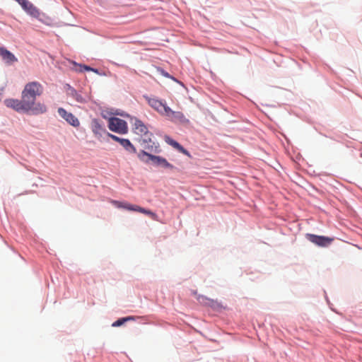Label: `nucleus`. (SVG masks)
<instances>
[{"instance_id":"obj_12","label":"nucleus","mask_w":362,"mask_h":362,"mask_svg":"<svg viewBox=\"0 0 362 362\" xmlns=\"http://www.w3.org/2000/svg\"><path fill=\"white\" fill-rule=\"evenodd\" d=\"M0 57L8 64H12L18 61L14 54L4 47H0Z\"/></svg>"},{"instance_id":"obj_1","label":"nucleus","mask_w":362,"mask_h":362,"mask_svg":"<svg viewBox=\"0 0 362 362\" xmlns=\"http://www.w3.org/2000/svg\"><path fill=\"white\" fill-rule=\"evenodd\" d=\"M43 93L42 86L37 82L28 83L21 93V98L29 112L33 115L43 114L47 112V107L41 103H36V98Z\"/></svg>"},{"instance_id":"obj_5","label":"nucleus","mask_w":362,"mask_h":362,"mask_svg":"<svg viewBox=\"0 0 362 362\" xmlns=\"http://www.w3.org/2000/svg\"><path fill=\"white\" fill-rule=\"evenodd\" d=\"M163 117H165L168 120L174 123L185 124L189 122V120L186 119L182 112L173 111L169 107Z\"/></svg>"},{"instance_id":"obj_14","label":"nucleus","mask_w":362,"mask_h":362,"mask_svg":"<svg viewBox=\"0 0 362 362\" xmlns=\"http://www.w3.org/2000/svg\"><path fill=\"white\" fill-rule=\"evenodd\" d=\"M112 203L117 208L125 209L129 211H136L137 205L129 204L127 202H122L119 201H112Z\"/></svg>"},{"instance_id":"obj_15","label":"nucleus","mask_w":362,"mask_h":362,"mask_svg":"<svg viewBox=\"0 0 362 362\" xmlns=\"http://www.w3.org/2000/svg\"><path fill=\"white\" fill-rule=\"evenodd\" d=\"M120 145L128 152L136 153V149L129 139H124Z\"/></svg>"},{"instance_id":"obj_7","label":"nucleus","mask_w":362,"mask_h":362,"mask_svg":"<svg viewBox=\"0 0 362 362\" xmlns=\"http://www.w3.org/2000/svg\"><path fill=\"white\" fill-rule=\"evenodd\" d=\"M308 238L310 242L321 247H327L333 241V238L313 234H308Z\"/></svg>"},{"instance_id":"obj_2","label":"nucleus","mask_w":362,"mask_h":362,"mask_svg":"<svg viewBox=\"0 0 362 362\" xmlns=\"http://www.w3.org/2000/svg\"><path fill=\"white\" fill-rule=\"evenodd\" d=\"M138 158L146 163H148L149 160H151L154 165L157 166L160 165L163 168L170 169L174 168L173 165L168 163L165 158L157 156H153L146 151H141L138 153Z\"/></svg>"},{"instance_id":"obj_8","label":"nucleus","mask_w":362,"mask_h":362,"mask_svg":"<svg viewBox=\"0 0 362 362\" xmlns=\"http://www.w3.org/2000/svg\"><path fill=\"white\" fill-rule=\"evenodd\" d=\"M131 122L133 125V132L139 136H143V135H146L147 133L150 132L148 127L141 120L136 118H132Z\"/></svg>"},{"instance_id":"obj_18","label":"nucleus","mask_w":362,"mask_h":362,"mask_svg":"<svg viewBox=\"0 0 362 362\" xmlns=\"http://www.w3.org/2000/svg\"><path fill=\"white\" fill-rule=\"evenodd\" d=\"M76 68L74 69L76 71L78 72H83V71H95L93 69L90 68V66H86V65H81L78 64L74 62H71Z\"/></svg>"},{"instance_id":"obj_6","label":"nucleus","mask_w":362,"mask_h":362,"mask_svg":"<svg viewBox=\"0 0 362 362\" xmlns=\"http://www.w3.org/2000/svg\"><path fill=\"white\" fill-rule=\"evenodd\" d=\"M4 104L7 107L12 108L16 112H30L23 100L9 98L4 100Z\"/></svg>"},{"instance_id":"obj_10","label":"nucleus","mask_w":362,"mask_h":362,"mask_svg":"<svg viewBox=\"0 0 362 362\" xmlns=\"http://www.w3.org/2000/svg\"><path fill=\"white\" fill-rule=\"evenodd\" d=\"M148 103L152 108L156 110L162 116H164L168 108V106L165 103L156 98L149 99Z\"/></svg>"},{"instance_id":"obj_22","label":"nucleus","mask_w":362,"mask_h":362,"mask_svg":"<svg viewBox=\"0 0 362 362\" xmlns=\"http://www.w3.org/2000/svg\"><path fill=\"white\" fill-rule=\"evenodd\" d=\"M158 71L161 74L163 75V76L166 77V78H170L174 81H175V78L173 76H171L168 72H166L165 71H164L163 69L161 68H158L157 69Z\"/></svg>"},{"instance_id":"obj_16","label":"nucleus","mask_w":362,"mask_h":362,"mask_svg":"<svg viewBox=\"0 0 362 362\" xmlns=\"http://www.w3.org/2000/svg\"><path fill=\"white\" fill-rule=\"evenodd\" d=\"M91 128L92 131L95 134H100V132L103 131V126L99 122V120L94 119L91 122Z\"/></svg>"},{"instance_id":"obj_17","label":"nucleus","mask_w":362,"mask_h":362,"mask_svg":"<svg viewBox=\"0 0 362 362\" xmlns=\"http://www.w3.org/2000/svg\"><path fill=\"white\" fill-rule=\"evenodd\" d=\"M136 211L149 216L154 221L158 220V216L156 213L150 210L146 209L144 208H142L139 206H138Z\"/></svg>"},{"instance_id":"obj_21","label":"nucleus","mask_w":362,"mask_h":362,"mask_svg":"<svg viewBox=\"0 0 362 362\" xmlns=\"http://www.w3.org/2000/svg\"><path fill=\"white\" fill-rule=\"evenodd\" d=\"M70 94L75 98V100L78 103H83V98L78 94L74 89L71 88L70 90Z\"/></svg>"},{"instance_id":"obj_23","label":"nucleus","mask_w":362,"mask_h":362,"mask_svg":"<svg viewBox=\"0 0 362 362\" xmlns=\"http://www.w3.org/2000/svg\"><path fill=\"white\" fill-rule=\"evenodd\" d=\"M107 136L111 138L112 140H114L115 141H117L118 143H119V144L122 143V141H123L124 139H122V138H119L117 136H115L114 134H112L110 133H108L107 134Z\"/></svg>"},{"instance_id":"obj_13","label":"nucleus","mask_w":362,"mask_h":362,"mask_svg":"<svg viewBox=\"0 0 362 362\" xmlns=\"http://www.w3.org/2000/svg\"><path fill=\"white\" fill-rule=\"evenodd\" d=\"M164 139L168 144L177 149L179 152L187 156L188 157H191V155L187 150L183 148L178 142L171 139L169 136H165Z\"/></svg>"},{"instance_id":"obj_11","label":"nucleus","mask_w":362,"mask_h":362,"mask_svg":"<svg viewBox=\"0 0 362 362\" xmlns=\"http://www.w3.org/2000/svg\"><path fill=\"white\" fill-rule=\"evenodd\" d=\"M22 8L30 16L38 18L40 16V10L30 1L27 0L22 6Z\"/></svg>"},{"instance_id":"obj_3","label":"nucleus","mask_w":362,"mask_h":362,"mask_svg":"<svg viewBox=\"0 0 362 362\" xmlns=\"http://www.w3.org/2000/svg\"><path fill=\"white\" fill-rule=\"evenodd\" d=\"M108 128L112 132L125 134L128 132V127L127 122L118 117H110L108 119Z\"/></svg>"},{"instance_id":"obj_19","label":"nucleus","mask_w":362,"mask_h":362,"mask_svg":"<svg viewBox=\"0 0 362 362\" xmlns=\"http://www.w3.org/2000/svg\"><path fill=\"white\" fill-rule=\"evenodd\" d=\"M134 320V317H133V316H129V317L120 318L112 323V327H119V326L122 325L126 322H128L130 320Z\"/></svg>"},{"instance_id":"obj_9","label":"nucleus","mask_w":362,"mask_h":362,"mask_svg":"<svg viewBox=\"0 0 362 362\" xmlns=\"http://www.w3.org/2000/svg\"><path fill=\"white\" fill-rule=\"evenodd\" d=\"M57 112L63 119L73 127H77L80 125L79 120L72 113L66 112L62 107L58 108Z\"/></svg>"},{"instance_id":"obj_20","label":"nucleus","mask_w":362,"mask_h":362,"mask_svg":"<svg viewBox=\"0 0 362 362\" xmlns=\"http://www.w3.org/2000/svg\"><path fill=\"white\" fill-rule=\"evenodd\" d=\"M197 300L201 303H204L206 305H213L215 303L213 300H211L209 298H207L206 297L204 296H199L197 297Z\"/></svg>"},{"instance_id":"obj_4","label":"nucleus","mask_w":362,"mask_h":362,"mask_svg":"<svg viewBox=\"0 0 362 362\" xmlns=\"http://www.w3.org/2000/svg\"><path fill=\"white\" fill-rule=\"evenodd\" d=\"M152 136L153 134L151 132H148L146 134V135H143V136H141L139 142L141 146L144 148L143 151L156 153L159 152V146L158 144L152 141Z\"/></svg>"}]
</instances>
